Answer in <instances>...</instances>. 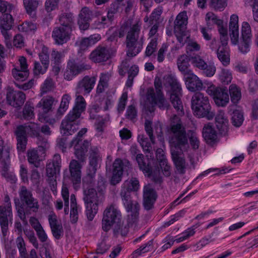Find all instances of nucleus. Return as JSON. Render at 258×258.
Here are the masks:
<instances>
[{
    "mask_svg": "<svg viewBox=\"0 0 258 258\" xmlns=\"http://www.w3.org/2000/svg\"><path fill=\"white\" fill-rule=\"evenodd\" d=\"M97 188L99 193L97 194L93 188L86 187L84 189L83 200L86 207V215L89 221H92L98 210V205L104 200L103 191L105 188V182L102 177L98 179Z\"/></svg>",
    "mask_w": 258,
    "mask_h": 258,
    "instance_id": "nucleus-1",
    "label": "nucleus"
},
{
    "mask_svg": "<svg viewBox=\"0 0 258 258\" xmlns=\"http://www.w3.org/2000/svg\"><path fill=\"white\" fill-rule=\"evenodd\" d=\"M162 88L164 87L167 93L170 94V100L174 108L179 114H183L182 97V88L176 77L172 74H167L163 76Z\"/></svg>",
    "mask_w": 258,
    "mask_h": 258,
    "instance_id": "nucleus-2",
    "label": "nucleus"
},
{
    "mask_svg": "<svg viewBox=\"0 0 258 258\" xmlns=\"http://www.w3.org/2000/svg\"><path fill=\"white\" fill-rule=\"evenodd\" d=\"M141 26V22H137L130 27L127 32L125 43L127 49L126 55L128 57L135 56L143 48V37L139 40Z\"/></svg>",
    "mask_w": 258,
    "mask_h": 258,
    "instance_id": "nucleus-3",
    "label": "nucleus"
},
{
    "mask_svg": "<svg viewBox=\"0 0 258 258\" xmlns=\"http://www.w3.org/2000/svg\"><path fill=\"white\" fill-rule=\"evenodd\" d=\"M169 143L174 147L181 150L188 145V138L184 127L179 117L174 115L169 130Z\"/></svg>",
    "mask_w": 258,
    "mask_h": 258,
    "instance_id": "nucleus-4",
    "label": "nucleus"
},
{
    "mask_svg": "<svg viewBox=\"0 0 258 258\" xmlns=\"http://www.w3.org/2000/svg\"><path fill=\"white\" fill-rule=\"evenodd\" d=\"M154 84L156 93L153 88H149L147 92V99L152 105H157L161 109H167L169 104L162 91L161 79L159 77H156Z\"/></svg>",
    "mask_w": 258,
    "mask_h": 258,
    "instance_id": "nucleus-5",
    "label": "nucleus"
},
{
    "mask_svg": "<svg viewBox=\"0 0 258 258\" xmlns=\"http://www.w3.org/2000/svg\"><path fill=\"white\" fill-rule=\"evenodd\" d=\"M121 218V212L114 204L108 205L103 212L102 220V228L108 231L114 225H119Z\"/></svg>",
    "mask_w": 258,
    "mask_h": 258,
    "instance_id": "nucleus-6",
    "label": "nucleus"
},
{
    "mask_svg": "<svg viewBox=\"0 0 258 258\" xmlns=\"http://www.w3.org/2000/svg\"><path fill=\"white\" fill-rule=\"evenodd\" d=\"M206 92L213 97L215 104L219 107H225L229 103L228 90L225 88L217 87L212 84L208 87Z\"/></svg>",
    "mask_w": 258,
    "mask_h": 258,
    "instance_id": "nucleus-7",
    "label": "nucleus"
},
{
    "mask_svg": "<svg viewBox=\"0 0 258 258\" xmlns=\"http://www.w3.org/2000/svg\"><path fill=\"white\" fill-rule=\"evenodd\" d=\"M21 202L26 207L27 212H38L40 206L37 199L33 197L32 192L25 186H22L19 192Z\"/></svg>",
    "mask_w": 258,
    "mask_h": 258,
    "instance_id": "nucleus-8",
    "label": "nucleus"
},
{
    "mask_svg": "<svg viewBox=\"0 0 258 258\" xmlns=\"http://www.w3.org/2000/svg\"><path fill=\"white\" fill-rule=\"evenodd\" d=\"M130 60L125 59L123 60L118 68V73L121 76H124L126 73L128 74V78L126 82V86L127 87L132 86L135 77L139 73V67L136 65L130 66Z\"/></svg>",
    "mask_w": 258,
    "mask_h": 258,
    "instance_id": "nucleus-9",
    "label": "nucleus"
},
{
    "mask_svg": "<svg viewBox=\"0 0 258 258\" xmlns=\"http://www.w3.org/2000/svg\"><path fill=\"white\" fill-rule=\"evenodd\" d=\"M13 24L14 19L10 13L3 14L0 17V30L8 46L11 44L12 35L9 31L12 28Z\"/></svg>",
    "mask_w": 258,
    "mask_h": 258,
    "instance_id": "nucleus-10",
    "label": "nucleus"
},
{
    "mask_svg": "<svg viewBox=\"0 0 258 258\" xmlns=\"http://www.w3.org/2000/svg\"><path fill=\"white\" fill-rule=\"evenodd\" d=\"M54 99L52 97L47 96L43 98L38 103L37 107L41 108L42 113L39 116V120L42 122H47L53 124L55 122L54 118H50L46 115L52 109Z\"/></svg>",
    "mask_w": 258,
    "mask_h": 258,
    "instance_id": "nucleus-11",
    "label": "nucleus"
},
{
    "mask_svg": "<svg viewBox=\"0 0 258 258\" xmlns=\"http://www.w3.org/2000/svg\"><path fill=\"white\" fill-rule=\"evenodd\" d=\"M11 147L5 145L2 140H0V167L2 168L1 174L5 177H7L8 171L11 164L10 151Z\"/></svg>",
    "mask_w": 258,
    "mask_h": 258,
    "instance_id": "nucleus-12",
    "label": "nucleus"
},
{
    "mask_svg": "<svg viewBox=\"0 0 258 258\" xmlns=\"http://www.w3.org/2000/svg\"><path fill=\"white\" fill-rule=\"evenodd\" d=\"M21 125L24 128V133L30 137L37 138L39 146L45 148L47 147V140L40 135V126L39 124L30 122Z\"/></svg>",
    "mask_w": 258,
    "mask_h": 258,
    "instance_id": "nucleus-13",
    "label": "nucleus"
},
{
    "mask_svg": "<svg viewBox=\"0 0 258 258\" xmlns=\"http://www.w3.org/2000/svg\"><path fill=\"white\" fill-rule=\"evenodd\" d=\"M12 74L17 81H24L27 79L29 75L27 60L24 56L20 57L17 64L14 66Z\"/></svg>",
    "mask_w": 258,
    "mask_h": 258,
    "instance_id": "nucleus-14",
    "label": "nucleus"
},
{
    "mask_svg": "<svg viewBox=\"0 0 258 258\" xmlns=\"http://www.w3.org/2000/svg\"><path fill=\"white\" fill-rule=\"evenodd\" d=\"M26 100L25 94L19 91H15L11 87H8L7 92V102L10 105L18 108L22 106Z\"/></svg>",
    "mask_w": 258,
    "mask_h": 258,
    "instance_id": "nucleus-15",
    "label": "nucleus"
},
{
    "mask_svg": "<svg viewBox=\"0 0 258 258\" xmlns=\"http://www.w3.org/2000/svg\"><path fill=\"white\" fill-rule=\"evenodd\" d=\"M111 57L109 48L107 46L99 45L93 50L89 55V58L95 63H103Z\"/></svg>",
    "mask_w": 258,
    "mask_h": 258,
    "instance_id": "nucleus-16",
    "label": "nucleus"
},
{
    "mask_svg": "<svg viewBox=\"0 0 258 258\" xmlns=\"http://www.w3.org/2000/svg\"><path fill=\"white\" fill-rule=\"evenodd\" d=\"M72 30L63 26L54 27L52 32V37L57 45H62L70 39Z\"/></svg>",
    "mask_w": 258,
    "mask_h": 258,
    "instance_id": "nucleus-17",
    "label": "nucleus"
},
{
    "mask_svg": "<svg viewBox=\"0 0 258 258\" xmlns=\"http://www.w3.org/2000/svg\"><path fill=\"white\" fill-rule=\"evenodd\" d=\"M61 160L59 154H55L53 158L48 160L46 167V175L48 179L56 178L59 173Z\"/></svg>",
    "mask_w": 258,
    "mask_h": 258,
    "instance_id": "nucleus-18",
    "label": "nucleus"
},
{
    "mask_svg": "<svg viewBox=\"0 0 258 258\" xmlns=\"http://www.w3.org/2000/svg\"><path fill=\"white\" fill-rule=\"evenodd\" d=\"M157 197V193L151 184H148L144 186L143 205L146 210L152 209Z\"/></svg>",
    "mask_w": 258,
    "mask_h": 258,
    "instance_id": "nucleus-19",
    "label": "nucleus"
},
{
    "mask_svg": "<svg viewBox=\"0 0 258 258\" xmlns=\"http://www.w3.org/2000/svg\"><path fill=\"white\" fill-rule=\"evenodd\" d=\"M96 82L95 77H90L88 76L84 77L78 82L76 88V92L78 94H88L94 88Z\"/></svg>",
    "mask_w": 258,
    "mask_h": 258,
    "instance_id": "nucleus-20",
    "label": "nucleus"
},
{
    "mask_svg": "<svg viewBox=\"0 0 258 258\" xmlns=\"http://www.w3.org/2000/svg\"><path fill=\"white\" fill-rule=\"evenodd\" d=\"M48 220L53 236L56 239H59L63 234L62 226L54 213L48 215Z\"/></svg>",
    "mask_w": 258,
    "mask_h": 258,
    "instance_id": "nucleus-21",
    "label": "nucleus"
},
{
    "mask_svg": "<svg viewBox=\"0 0 258 258\" xmlns=\"http://www.w3.org/2000/svg\"><path fill=\"white\" fill-rule=\"evenodd\" d=\"M126 211L130 213L128 215L127 222L129 225L136 224L139 219L140 205L137 201H131L124 205Z\"/></svg>",
    "mask_w": 258,
    "mask_h": 258,
    "instance_id": "nucleus-22",
    "label": "nucleus"
},
{
    "mask_svg": "<svg viewBox=\"0 0 258 258\" xmlns=\"http://www.w3.org/2000/svg\"><path fill=\"white\" fill-rule=\"evenodd\" d=\"M184 77L186 87L189 91H201L203 89V83L202 80L192 72L185 75Z\"/></svg>",
    "mask_w": 258,
    "mask_h": 258,
    "instance_id": "nucleus-23",
    "label": "nucleus"
},
{
    "mask_svg": "<svg viewBox=\"0 0 258 258\" xmlns=\"http://www.w3.org/2000/svg\"><path fill=\"white\" fill-rule=\"evenodd\" d=\"M80 162L76 160L73 159L69 164L70 178L74 185L81 182L82 165Z\"/></svg>",
    "mask_w": 258,
    "mask_h": 258,
    "instance_id": "nucleus-24",
    "label": "nucleus"
},
{
    "mask_svg": "<svg viewBox=\"0 0 258 258\" xmlns=\"http://www.w3.org/2000/svg\"><path fill=\"white\" fill-rule=\"evenodd\" d=\"M227 109L228 114L231 116L232 124L237 127L240 126L244 121L243 111L235 105H229Z\"/></svg>",
    "mask_w": 258,
    "mask_h": 258,
    "instance_id": "nucleus-25",
    "label": "nucleus"
},
{
    "mask_svg": "<svg viewBox=\"0 0 258 258\" xmlns=\"http://www.w3.org/2000/svg\"><path fill=\"white\" fill-rule=\"evenodd\" d=\"M191 108L194 114L199 118L205 117L208 120H211L215 116L214 113L211 111V106L210 103L192 107Z\"/></svg>",
    "mask_w": 258,
    "mask_h": 258,
    "instance_id": "nucleus-26",
    "label": "nucleus"
},
{
    "mask_svg": "<svg viewBox=\"0 0 258 258\" xmlns=\"http://www.w3.org/2000/svg\"><path fill=\"white\" fill-rule=\"evenodd\" d=\"M216 125L220 133L225 135L228 131L229 121L226 116L225 112L222 110H219L215 117Z\"/></svg>",
    "mask_w": 258,
    "mask_h": 258,
    "instance_id": "nucleus-27",
    "label": "nucleus"
},
{
    "mask_svg": "<svg viewBox=\"0 0 258 258\" xmlns=\"http://www.w3.org/2000/svg\"><path fill=\"white\" fill-rule=\"evenodd\" d=\"M187 16L185 11L180 12L176 17L174 22V31L175 33L181 35L186 28Z\"/></svg>",
    "mask_w": 258,
    "mask_h": 258,
    "instance_id": "nucleus-28",
    "label": "nucleus"
},
{
    "mask_svg": "<svg viewBox=\"0 0 258 258\" xmlns=\"http://www.w3.org/2000/svg\"><path fill=\"white\" fill-rule=\"evenodd\" d=\"M156 154L157 160L161 169L163 170L164 175L167 177L169 176L170 175V166L168 164L164 151L161 148H158L156 150Z\"/></svg>",
    "mask_w": 258,
    "mask_h": 258,
    "instance_id": "nucleus-29",
    "label": "nucleus"
},
{
    "mask_svg": "<svg viewBox=\"0 0 258 258\" xmlns=\"http://www.w3.org/2000/svg\"><path fill=\"white\" fill-rule=\"evenodd\" d=\"M22 125H18L15 132L17 140V149L23 152L25 150L27 143V136Z\"/></svg>",
    "mask_w": 258,
    "mask_h": 258,
    "instance_id": "nucleus-30",
    "label": "nucleus"
},
{
    "mask_svg": "<svg viewBox=\"0 0 258 258\" xmlns=\"http://www.w3.org/2000/svg\"><path fill=\"white\" fill-rule=\"evenodd\" d=\"M190 57L185 54L180 55L177 60V64L180 72L184 75L192 72V71L189 69L190 64Z\"/></svg>",
    "mask_w": 258,
    "mask_h": 258,
    "instance_id": "nucleus-31",
    "label": "nucleus"
},
{
    "mask_svg": "<svg viewBox=\"0 0 258 258\" xmlns=\"http://www.w3.org/2000/svg\"><path fill=\"white\" fill-rule=\"evenodd\" d=\"M203 136L206 142L209 144L215 143L217 138L216 131L209 124L204 126L203 129Z\"/></svg>",
    "mask_w": 258,
    "mask_h": 258,
    "instance_id": "nucleus-32",
    "label": "nucleus"
},
{
    "mask_svg": "<svg viewBox=\"0 0 258 258\" xmlns=\"http://www.w3.org/2000/svg\"><path fill=\"white\" fill-rule=\"evenodd\" d=\"M97 19L94 22L93 26L95 29H102L108 27L112 24L113 21L107 16H103L100 12H97L95 13Z\"/></svg>",
    "mask_w": 258,
    "mask_h": 258,
    "instance_id": "nucleus-33",
    "label": "nucleus"
},
{
    "mask_svg": "<svg viewBox=\"0 0 258 258\" xmlns=\"http://www.w3.org/2000/svg\"><path fill=\"white\" fill-rule=\"evenodd\" d=\"M58 22L60 24L59 26H63L66 28H69L72 30V28L74 24V19L73 15L71 13H63L58 17Z\"/></svg>",
    "mask_w": 258,
    "mask_h": 258,
    "instance_id": "nucleus-34",
    "label": "nucleus"
},
{
    "mask_svg": "<svg viewBox=\"0 0 258 258\" xmlns=\"http://www.w3.org/2000/svg\"><path fill=\"white\" fill-rule=\"evenodd\" d=\"M101 161V156L99 148L96 146H92L90 151L89 167L97 168L98 165Z\"/></svg>",
    "mask_w": 258,
    "mask_h": 258,
    "instance_id": "nucleus-35",
    "label": "nucleus"
},
{
    "mask_svg": "<svg viewBox=\"0 0 258 258\" xmlns=\"http://www.w3.org/2000/svg\"><path fill=\"white\" fill-rule=\"evenodd\" d=\"M172 157L176 166L177 172L180 174L185 173V161L183 158L179 156V155L175 151L172 152Z\"/></svg>",
    "mask_w": 258,
    "mask_h": 258,
    "instance_id": "nucleus-36",
    "label": "nucleus"
},
{
    "mask_svg": "<svg viewBox=\"0 0 258 258\" xmlns=\"http://www.w3.org/2000/svg\"><path fill=\"white\" fill-rule=\"evenodd\" d=\"M78 123H71L63 120L61 124V133L63 136H69L75 133L78 130Z\"/></svg>",
    "mask_w": 258,
    "mask_h": 258,
    "instance_id": "nucleus-37",
    "label": "nucleus"
},
{
    "mask_svg": "<svg viewBox=\"0 0 258 258\" xmlns=\"http://www.w3.org/2000/svg\"><path fill=\"white\" fill-rule=\"evenodd\" d=\"M80 210V208L79 206L77 205L75 196L74 194L71 195L70 219L72 223H76L77 222Z\"/></svg>",
    "mask_w": 258,
    "mask_h": 258,
    "instance_id": "nucleus-38",
    "label": "nucleus"
},
{
    "mask_svg": "<svg viewBox=\"0 0 258 258\" xmlns=\"http://www.w3.org/2000/svg\"><path fill=\"white\" fill-rule=\"evenodd\" d=\"M112 74L110 72H105L100 74L97 87V93H102L108 87V82Z\"/></svg>",
    "mask_w": 258,
    "mask_h": 258,
    "instance_id": "nucleus-39",
    "label": "nucleus"
},
{
    "mask_svg": "<svg viewBox=\"0 0 258 258\" xmlns=\"http://www.w3.org/2000/svg\"><path fill=\"white\" fill-rule=\"evenodd\" d=\"M216 53L217 57L222 63L228 66L230 63V54L227 46H219Z\"/></svg>",
    "mask_w": 258,
    "mask_h": 258,
    "instance_id": "nucleus-40",
    "label": "nucleus"
},
{
    "mask_svg": "<svg viewBox=\"0 0 258 258\" xmlns=\"http://www.w3.org/2000/svg\"><path fill=\"white\" fill-rule=\"evenodd\" d=\"M68 68L71 69L73 74L76 76L84 71L89 70L91 67L89 64L85 63H77L70 61L68 63Z\"/></svg>",
    "mask_w": 258,
    "mask_h": 258,
    "instance_id": "nucleus-41",
    "label": "nucleus"
},
{
    "mask_svg": "<svg viewBox=\"0 0 258 258\" xmlns=\"http://www.w3.org/2000/svg\"><path fill=\"white\" fill-rule=\"evenodd\" d=\"M191 102V107L210 103L208 97L200 92H197L194 94Z\"/></svg>",
    "mask_w": 258,
    "mask_h": 258,
    "instance_id": "nucleus-42",
    "label": "nucleus"
},
{
    "mask_svg": "<svg viewBox=\"0 0 258 258\" xmlns=\"http://www.w3.org/2000/svg\"><path fill=\"white\" fill-rule=\"evenodd\" d=\"M251 39L240 38L238 42L236 43L238 45V50L240 52L245 54L250 51Z\"/></svg>",
    "mask_w": 258,
    "mask_h": 258,
    "instance_id": "nucleus-43",
    "label": "nucleus"
},
{
    "mask_svg": "<svg viewBox=\"0 0 258 258\" xmlns=\"http://www.w3.org/2000/svg\"><path fill=\"white\" fill-rule=\"evenodd\" d=\"M77 139H74L72 141V146L74 145L75 148V155L76 158L79 160L80 162H84L85 159V150L84 148V150H82L79 146L80 139L77 140Z\"/></svg>",
    "mask_w": 258,
    "mask_h": 258,
    "instance_id": "nucleus-44",
    "label": "nucleus"
},
{
    "mask_svg": "<svg viewBox=\"0 0 258 258\" xmlns=\"http://www.w3.org/2000/svg\"><path fill=\"white\" fill-rule=\"evenodd\" d=\"M136 160L141 170L147 175H151V168L148 164L145 161L144 156L142 154H138L136 156Z\"/></svg>",
    "mask_w": 258,
    "mask_h": 258,
    "instance_id": "nucleus-45",
    "label": "nucleus"
},
{
    "mask_svg": "<svg viewBox=\"0 0 258 258\" xmlns=\"http://www.w3.org/2000/svg\"><path fill=\"white\" fill-rule=\"evenodd\" d=\"M122 186L132 191H137L140 188V183L136 177H133L125 180Z\"/></svg>",
    "mask_w": 258,
    "mask_h": 258,
    "instance_id": "nucleus-46",
    "label": "nucleus"
},
{
    "mask_svg": "<svg viewBox=\"0 0 258 258\" xmlns=\"http://www.w3.org/2000/svg\"><path fill=\"white\" fill-rule=\"evenodd\" d=\"M16 244L19 250L21 258H27L28 253L26 247V243L22 236H19L16 239Z\"/></svg>",
    "mask_w": 258,
    "mask_h": 258,
    "instance_id": "nucleus-47",
    "label": "nucleus"
},
{
    "mask_svg": "<svg viewBox=\"0 0 258 258\" xmlns=\"http://www.w3.org/2000/svg\"><path fill=\"white\" fill-rule=\"evenodd\" d=\"M97 168L89 167L86 176L83 179V184L88 186H92L94 182V178L96 172Z\"/></svg>",
    "mask_w": 258,
    "mask_h": 258,
    "instance_id": "nucleus-48",
    "label": "nucleus"
},
{
    "mask_svg": "<svg viewBox=\"0 0 258 258\" xmlns=\"http://www.w3.org/2000/svg\"><path fill=\"white\" fill-rule=\"evenodd\" d=\"M138 141L142 147L144 151L147 153H152V148L149 139L144 135H139L138 137Z\"/></svg>",
    "mask_w": 258,
    "mask_h": 258,
    "instance_id": "nucleus-49",
    "label": "nucleus"
},
{
    "mask_svg": "<svg viewBox=\"0 0 258 258\" xmlns=\"http://www.w3.org/2000/svg\"><path fill=\"white\" fill-rule=\"evenodd\" d=\"M229 93L231 96V101L234 104L237 103L241 97V92L239 88L236 85L232 84L229 87Z\"/></svg>",
    "mask_w": 258,
    "mask_h": 258,
    "instance_id": "nucleus-50",
    "label": "nucleus"
},
{
    "mask_svg": "<svg viewBox=\"0 0 258 258\" xmlns=\"http://www.w3.org/2000/svg\"><path fill=\"white\" fill-rule=\"evenodd\" d=\"M76 92L75 104L73 109L83 112L86 109V103L84 97Z\"/></svg>",
    "mask_w": 258,
    "mask_h": 258,
    "instance_id": "nucleus-51",
    "label": "nucleus"
},
{
    "mask_svg": "<svg viewBox=\"0 0 258 258\" xmlns=\"http://www.w3.org/2000/svg\"><path fill=\"white\" fill-rule=\"evenodd\" d=\"M219 79L221 83L227 85L231 83L232 79V73L230 70L223 69L219 74Z\"/></svg>",
    "mask_w": 258,
    "mask_h": 258,
    "instance_id": "nucleus-52",
    "label": "nucleus"
},
{
    "mask_svg": "<svg viewBox=\"0 0 258 258\" xmlns=\"http://www.w3.org/2000/svg\"><path fill=\"white\" fill-rule=\"evenodd\" d=\"M28 160L29 163L34 164L36 167L39 166L40 161L38 151L35 149H32L27 151Z\"/></svg>",
    "mask_w": 258,
    "mask_h": 258,
    "instance_id": "nucleus-53",
    "label": "nucleus"
},
{
    "mask_svg": "<svg viewBox=\"0 0 258 258\" xmlns=\"http://www.w3.org/2000/svg\"><path fill=\"white\" fill-rule=\"evenodd\" d=\"M190 62L194 67H196L200 70H202L206 67V62L205 60L199 55H196L190 57Z\"/></svg>",
    "mask_w": 258,
    "mask_h": 258,
    "instance_id": "nucleus-54",
    "label": "nucleus"
},
{
    "mask_svg": "<svg viewBox=\"0 0 258 258\" xmlns=\"http://www.w3.org/2000/svg\"><path fill=\"white\" fill-rule=\"evenodd\" d=\"M125 116L127 119L135 122L138 116V110L136 106L133 104L128 106Z\"/></svg>",
    "mask_w": 258,
    "mask_h": 258,
    "instance_id": "nucleus-55",
    "label": "nucleus"
},
{
    "mask_svg": "<svg viewBox=\"0 0 258 258\" xmlns=\"http://www.w3.org/2000/svg\"><path fill=\"white\" fill-rule=\"evenodd\" d=\"M34 108L30 104L26 103L23 109V117L26 120H30L34 117Z\"/></svg>",
    "mask_w": 258,
    "mask_h": 258,
    "instance_id": "nucleus-56",
    "label": "nucleus"
},
{
    "mask_svg": "<svg viewBox=\"0 0 258 258\" xmlns=\"http://www.w3.org/2000/svg\"><path fill=\"white\" fill-rule=\"evenodd\" d=\"M61 194L64 201V213L68 215L69 212V191L66 186H62Z\"/></svg>",
    "mask_w": 258,
    "mask_h": 258,
    "instance_id": "nucleus-57",
    "label": "nucleus"
},
{
    "mask_svg": "<svg viewBox=\"0 0 258 258\" xmlns=\"http://www.w3.org/2000/svg\"><path fill=\"white\" fill-rule=\"evenodd\" d=\"M206 21L208 27H211L213 24L220 26L222 24V21L218 19L217 16L213 13H208L206 16Z\"/></svg>",
    "mask_w": 258,
    "mask_h": 258,
    "instance_id": "nucleus-58",
    "label": "nucleus"
},
{
    "mask_svg": "<svg viewBox=\"0 0 258 258\" xmlns=\"http://www.w3.org/2000/svg\"><path fill=\"white\" fill-rule=\"evenodd\" d=\"M233 69L243 74H246L248 72V64L242 60L236 61L233 64Z\"/></svg>",
    "mask_w": 258,
    "mask_h": 258,
    "instance_id": "nucleus-59",
    "label": "nucleus"
},
{
    "mask_svg": "<svg viewBox=\"0 0 258 258\" xmlns=\"http://www.w3.org/2000/svg\"><path fill=\"white\" fill-rule=\"evenodd\" d=\"M251 30L249 24L246 22H243L241 26V36L240 37L246 39H251Z\"/></svg>",
    "mask_w": 258,
    "mask_h": 258,
    "instance_id": "nucleus-60",
    "label": "nucleus"
},
{
    "mask_svg": "<svg viewBox=\"0 0 258 258\" xmlns=\"http://www.w3.org/2000/svg\"><path fill=\"white\" fill-rule=\"evenodd\" d=\"M64 51H58L55 49L52 50L51 56V60L55 64H60L64 57Z\"/></svg>",
    "mask_w": 258,
    "mask_h": 258,
    "instance_id": "nucleus-61",
    "label": "nucleus"
},
{
    "mask_svg": "<svg viewBox=\"0 0 258 258\" xmlns=\"http://www.w3.org/2000/svg\"><path fill=\"white\" fill-rule=\"evenodd\" d=\"M81 113L82 112L73 109L63 120L71 123L76 122L79 123L78 119L80 117Z\"/></svg>",
    "mask_w": 258,
    "mask_h": 258,
    "instance_id": "nucleus-62",
    "label": "nucleus"
},
{
    "mask_svg": "<svg viewBox=\"0 0 258 258\" xmlns=\"http://www.w3.org/2000/svg\"><path fill=\"white\" fill-rule=\"evenodd\" d=\"M23 3L27 12L29 14H32L38 5V2L36 0H23Z\"/></svg>",
    "mask_w": 258,
    "mask_h": 258,
    "instance_id": "nucleus-63",
    "label": "nucleus"
},
{
    "mask_svg": "<svg viewBox=\"0 0 258 258\" xmlns=\"http://www.w3.org/2000/svg\"><path fill=\"white\" fill-rule=\"evenodd\" d=\"M11 215V208L9 205L8 206H0V222H3L4 220L8 221V217Z\"/></svg>",
    "mask_w": 258,
    "mask_h": 258,
    "instance_id": "nucleus-64",
    "label": "nucleus"
}]
</instances>
